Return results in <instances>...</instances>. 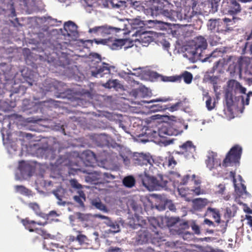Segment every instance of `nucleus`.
Wrapping results in <instances>:
<instances>
[{
    "label": "nucleus",
    "mask_w": 252,
    "mask_h": 252,
    "mask_svg": "<svg viewBox=\"0 0 252 252\" xmlns=\"http://www.w3.org/2000/svg\"><path fill=\"white\" fill-rule=\"evenodd\" d=\"M151 2V6L146 10V12L148 14L150 13L151 16H157L161 15L171 20H176L174 16H176L177 18L180 16L182 19V14L175 11L169 10L168 7L164 4L163 0H153Z\"/></svg>",
    "instance_id": "nucleus-2"
},
{
    "label": "nucleus",
    "mask_w": 252,
    "mask_h": 252,
    "mask_svg": "<svg viewBox=\"0 0 252 252\" xmlns=\"http://www.w3.org/2000/svg\"><path fill=\"white\" fill-rule=\"evenodd\" d=\"M228 90L226 92L225 95L226 106L228 112L231 113L233 111V106L236 105V101H238V97H233V94L231 91Z\"/></svg>",
    "instance_id": "nucleus-19"
},
{
    "label": "nucleus",
    "mask_w": 252,
    "mask_h": 252,
    "mask_svg": "<svg viewBox=\"0 0 252 252\" xmlns=\"http://www.w3.org/2000/svg\"><path fill=\"white\" fill-rule=\"evenodd\" d=\"M216 157L217 155L215 156L214 154H212L209 156L207 157V159L206 160L205 162L207 167L210 170H212L220 166V161L219 159H218Z\"/></svg>",
    "instance_id": "nucleus-23"
},
{
    "label": "nucleus",
    "mask_w": 252,
    "mask_h": 252,
    "mask_svg": "<svg viewBox=\"0 0 252 252\" xmlns=\"http://www.w3.org/2000/svg\"><path fill=\"white\" fill-rule=\"evenodd\" d=\"M179 131L169 124L162 126L158 130V135L162 138H167L168 136L177 135Z\"/></svg>",
    "instance_id": "nucleus-15"
},
{
    "label": "nucleus",
    "mask_w": 252,
    "mask_h": 252,
    "mask_svg": "<svg viewBox=\"0 0 252 252\" xmlns=\"http://www.w3.org/2000/svg\"><path fill=\"white\" fill-rule=\"evenodd\" d=\"M133 95L137 97L139 96L146 97L149 95V92L147 88L141 87L132 92Z\"/></svg>",
    "instance_id": "nucleus-33"
},
{
    "label": "nucleus",
    "mask_w": 252,
    "mask_h": 252,
    "mask_svg": "<svg viewBox=\"0 0 252 252\" xmlns=\"http://www.w3.org/2000/svg\"><path fill=\"white\" fill-rule=\"evenodd\" d=\"M87 237L83 234H79L76 237V241L78 242L80 245L87 243Z\"/></svg>",
    "instance_id": "nucleus-43"
},
{
    "label": "nucleus",
    "mask_w": 252,
    "mask_h": 252,
    "mask_svg": "<svg viewBox=\"0 0 252 252\" xmlns=\"http://www.w3.org/2000/svg\"><path fill=\"white\" fill-rule=\"evenodd\" d=\"M64 36L68 37L69 40H74L78 36L77 25L72 21H68L64 24V31L62 32Z\"/></svg>",
    "instance_id": "nucleus-12"
},
{
    "label": "nucleus",
    "mask_w": 252,
    "mask_h": 252,
    "mask_svg": "<svg viewBox=\"0 0 252 252\" xmlns=\"http://www.w3.org/2000/svg\"><path fill=\"white\" fill-rule=\"evenodd\" d=\"M189 189H186L184 188H178V191L179 194L183 197H184L187 201L189 202L191 200L189 197H188V195L189 194Z\"/></svg>",
    "instance_id": "nucleus-37"
},
{
    "label": "nucleus",
    "mask_w": 252,
    "mask_h": 252,
    "mask_svg": "<svg viewBox=\"0 0 252 252\" xmlns=\"http://www.w3.org/2000/svg\"><path fill=\"white\" fill-rule=\"evenodd\" d=\"M204 223L205 224H207L209 226H213L214 227L215 226L214 223L212 220H211L208 219H205L204 220Z\"/></svg>",
    "instance_id": "nucleus-58"
},
{
    "label": "nucleus",
    "mask_w": 252,
    "mask_h": 252,
    "mask_svg": "<svg viewBox=\"0 0 252 252\" xmlns=\"http://www.w3.org/2000/svg\"><path fill=\"white\" fill-rule=\"evenodd\" d=\"M219 190H218L219 193H220V194H223L225 190V189L224 186L223 185L220 184L219 185Z\"/></svg>",
    "instance_id": "nucleus-61"
},
{
    "label": "nucleus",
    "mask_w": 252,
    "mask_h": 252,
    "mask_svg": "<svg viewBox=\"0 0 252 252\" xmlns=\"http://www.w3.org/2000/svg\"><path fill=\"white\" fill-rule=\"evenodd\" d=\"M80 159L86 166H93L96 160L95 154L89 150L83 153L82 158Z\"/></svg>",
    "instance_id": "nucleus-18"
},
{
    "label": "nucleus",
    "mask_w": 252,
    "mask_h": 252,
    "mask_svg": "<svg viewBox=\"0 0 252 252\" xmlns=\"http://www.w3.org/2000/svg\"><path fill=\"white\" fill-rule=\"evenodd\" d=\"M221 8L223 13L232 15V16L240 13L242 10L240 4L236 0L223 1Z\"/></svg>",
    "instance_id": "nucleus-9"
},
{
    "label": "nucleus",
    "mask_w": 252,
    "mask_h": 252,
    "mask_svg": "<svg viewBox=\"0 0 252 252\" xmlns=\"http://www.w3.org/2000/svg\"><path fill=\"white\" fill-rule=\"evenodd\" d=\"M227 85L229 88H231V90H236L240 89L241 92L243 94H246V89L244 87H243L240 83L235 80H230L228 81Z\"/></svg>",
    "instance_id": "nucleus-26"
},
{
    "label": "nucleus",
    "mask_w": 252,
    "mask_h": 252,
    "mask_svg": "<svg viewBox=\"0 0 252 252\" xmlns=\"http://www.w3.org/2000/svg\"><path fill=\"white\" fill-rule=\"evenodd\" d=\"M174 139L172 138L165 140L163 142L165 144V145H170V144H172L174 142Z\"/></svg>",
    "instance_id": "nucleus-63"
},
{
    "label": "nucleus",
    "mask_w": 252,
    "mask_h": 252,
    "mask_svg": "<svg viewBox=\"0 0 252 252\" xmlns=\"http://www.w3.org/2000/svg\"><path fill=\"white\" fill-rule=\"evenodd\" d=\"M118 84V83L117 80H109L108 81H107L106 83L103 84V86L105 88L110 89L112 88H116L117 87Z\"/></svg>",
    "instance_id": "nucleus-41"
},
{
    "label": "nucleus",
    "mask_w": 252,
    "mask_h": 252,
    "mask_svg": "<svg viewBox=\"0 0 252 252\" xmlns=\"http://www.w3.org/2000/svg\"><path fill=\"white\" fill-rule=\"evenodd\" d=\"M135 239L138 245H141L152 239V235L146 228H142L138 231Z\"/></svg>",
    "instance_id": "nucleus-17"
},
{
    "label": "nucleus",
    "mask_w": 252,
    "mask_h": 252,
    "mask_svg": "<svg viewBox=\"0 0 252 252\" xmlns=\"http://www.w3.org/2000/svg\"><path fill=\"white\" fill-rule=\"evenodd\" d=\"M182 78H183L184 82L186 84H189L192 80L193 76L190 72L185 71L182 73L181 76H172L170 77H166L165 78H164L163 79V80L164 81L175 82L180 81Z\"/></svg>",
    "instance_id": "nucleus-16"
},
{
    "label": "nucleus",
    "mask_w": 252,
    "mask_h": 252,
    "mask_svg": "<svg viewBox=\"0 0 252 252\" xmlns=\"http://www.w3.org/2000/svg\"><path fill=\"white\" fill-rule=\"evenodd\" d=\"M177 164V161L172 156H170L168 158V166H175Z\"/></svg>",
    "instance_id": "nucleus-48"
},
{
    "label": "nucleus",
    "mask_w": 252,
    "mask_h": 252,
    "mask_svg": "<svg viewBox=\"0 0 252 252\" xmlns=\"http://www.w3.org/2000/svg\"><path fill=\"white\" fill-rule=\"evenodd\" d=\"M241 189L239 191L240 193L241 194H243V193H247L246 187L245 186V185L241 183Z\"/></svg>",
    "instance_id": "nucleus-59"
},
{
    "label": "nucleus",
    "mask_w": 252,
    "mask_h": 252,
    "mask_svg": "<svg viewBox=\"0 0 252 252\" xmlns=\"http://www.w3.org/2000/svg\"><path fill=\"white\" fill-rule=\"evenodd\" d=\"M212 98L209 96L206 101V106L208 110H212L215 107V104H212Z\"/></svg>",
    "instance_id": "nucleus-46"
},
{
    "label": "nucleus",
    "mask_w": 252,
    "mask_h": 252,
    "mask_svg": "<svg viewBox=\"0 0 252 252\" xmlns=\"http://www.w3.org/2000/svg\"><path fill=\"white\" fill-rule=\"evenodd\" d=\"M146 24L144 21L135 19L132 23V27L134 29H142L145 27Z\"/></svg>",
    "instance_id": "nucleus-38"
},
{
    "label": "nucleus",
    "mask_w": 252,
    "mask_h": 252,
    "mask_svg": "<svg viewBox=\"0 0 252 252\" xmlns=\"http://www.w3.org/2000/svg\"><path fill=\"white\" fill-rule=\"evenodd\" d=\"M117 36L109 37L108 46L112 50H119L127 41L126 39H117Z\"/></svg>",
    "instance_id": "nucleus-20"
},
{
    "label": "nucleus",
    "mask_w": 252,
    "mask_h": 252,
    "mask_svg": "<svg viewBox=\"0 0 252 252\" xmlns=\"http://www.w3.org/2000/svg\"><path fill=\"white\" fill-rule=\"evenodd\" d=\"M119 31V29L107 25L101 26H96L90 28L89 30L90 33H94L102 36H106L111 35V36H117L116 33Z\"/></svg>",
    "instance_id": "nucleus-7"
},
{
    "label": "nucleus",
    "mask_w": 252,
    "mask_h": 252,
    "mask_svg": "<svg viewBox=\"0 0 252 252\" xmlns=\"http://www.w3.org/2000/svg\"><path fill=\"white\" fill-rule=\"evenodd\" d=\"M174 175L179 178L177 180V182H179L180 185H185L190 178H191V180L192 181L194 180L195 178V175H192L191 177L189 175H186L183 177H181L179 173H175Z\"/></svg>",
    "instance_id": "nucleus-35"
},
{
    "label": "nucleus",
    "mask_w": 252,
    "mask_h": 252,
    "mask_svg": "<svg viewBox=\"0 0 252 252\" xmlns=\"http://www.w3.org/2000/svg\"><path fill=\"white\" fill-rule=\"evenodd\" d=\"M102 178H103L104 179H114L115 177L110 173H102Z\"/></svg>",
    "instance_id": "nucleus-53"
},
{
    "label": "nucleus",
    "mask_w": 252,
    "mask_h": 252,
    "mask_svg": "<svg viewBox=\"0 0 252 252\" xmlns=\"http://www.w3.org/2000/svg\"><path fill=\"white\" fill-rule=\"evenodd\" d=\"M113 222V221L111 220L110 218L107 217L104 220V223L107 225V226H110L111 223Z\"/></svg>",
    "instance_id": "nucleus-62"
},
{
    "label": "nucleus",
    "mask_w": 252,
    "mask_h": 252,
    "mask_svg": "<svg viewBox=\"0 0 252 252\" xmlns=\"http://www.w3.org/2000/svg\"><path fill=\"white\" fill-rule=\"evenodd\" d=\"M64 193V190L62 188H57L55 190L53 191V194L59 200L58 204H65V202H63L62 198L63 196Z\"/></svg>",
    "instance_id": "nucleus-34"
},
{
    "label": "nucleus",
    "mask_w": 252,
    "mask_h": 252,
    "mask_svg": "<svg viewBox=\"0 0 252 252\" xmlns=\"http://www.w3.org/2000/svg\"><path fill=\"white\" fill-rule=\"evenodd\" d=\"M220 0H209L212 8V11L213 12L217 11Z\"/></svg>",
    "instance_id": "nucleus-42"
},
{
    "label": "nucleus",
    "mask_w": 252,
    "mask_h": 252,
    "mask_svg": "<svg viewBox=\"0 0 252 252\" xmlns=\"http://www.w3.org/2000/svg\"><path fill=\"white\" fill-rule=\"evenodd\" d=\"M224 53V50L216 49L212 53L208 55L204 58H202V62H212L214 61L215 59L218 58L222 57ZM224 63L223 59H220L218 60L215 61L213 67V71L216 70L219 66H222Z\"/></svg>",
    "instance_id": "nucleus-8"
},
{
    "label": "nucleus",
    "mask_w": 252,
    "mask_h": 252,
    "mask_svg": "<svg viewBox=\"0 0 252 252\" xmlns=\"http://www.w3.org/2000/svg\"><path fill=\"white\" fill-rule=\"evenodd\" d=\"M242 153V148L239 145H235L233 146L226 154L223 159L222 165L226 167L231 166L233 164L239 162Z\"/></svg>",
    "instance_id": "nucleus-4"
},
{
    "label": "nucleus",
    "mask_w": 252,
    "mask_h": 252,
    "mask_svg": "<svg viewBox=\"0 0 252 252\" xmlns=\"http://www.w3.org/2000/svg\"><path fill=\"white\" fill-rule=\"evenodd\" d=\"M131 160L135 165H145L148 167V168H144V173L139 174L138 178L143 185L149 190H159L161 188L167 186L168 181L166 177L160 175L157 179L151 174L154 160L149 154L134 153L131 157Z\"/></svg>",
    "instance_id": "nucleus-1"
},
{
    "label": "nucleus",
    "mask_w": 252,
    "mask_h": 252,
    "mask_svg": "<svg viewBox=\"0 0 252 252\" xmlns=\"http://www.w3.org/2000/svg\"><path fill=\"white\" fill-rule=\"evenodd\" d=\"M191 6L189 7H186L183 13L178 12L182 14V19L179 16L177 19L180 21L186 20L188 22L194 23L197 22L199 20V16L201 13L195 10L196 6L197 5V1L196 0H191Z\"/></svg>",
    "instance_id": "nucleus-5"
},
{
    "label": "nucleus",
    "mask_w": 252,
    "mask_h": 252,
    "mask_svg": "<svg viewBox=\"0 0 252 252\" xmlns=\"http://www.w3.org/2000/svg\"><path fill=\"white\" fill-rule=\"evenodd\" d=\"M91 204L92 206L94 207L96 209L103 212L107 213L108 212V209L106 206L104 204L102 203L99 199H93L91 202Z\"/></svg>",
    "instance_id": "nucleus-30"
},
{
    "label": "nucleus",
    "mask_w": 252,
    "mask_h": 252,
    "mask_svg": "<svg viewBox=\"0 0 252 252\" xmlns=\"http://www.w3.org/2000/svg\"><path fill=\"white\" fill-rule=\"evenodd\" d=\"M182 105V102L181 101H178L176 103L169 106V105H167V109L170 112H174L177 111L179 108Z\"/></svg>",
    "instance_id": "nucleus-39"
},
{
    "label": "nucleus",
    "mask_w": 252,
    "mask_h": 252,
    "mask_svg": "<svg viewBox=\"0 0 252 252\" xmlns=\"http://www.w3.org/2000/svg\"><path fill=\"white\" fill-rule=\"evenodd\" d=\"M192 191L197 195L202 194L203 192L200 187H196L194 189H192Z\"/></svg>",
    "instance_id": "nucleus-55"
},
{
    "label": "nucleus",
    "mask_w": 252,
    "mask_h": 252,
    "mask_svg": "<svg viewBox=\"0 0 252 252\" xmlns=\"http://www.w3.org/2000/svg\"><path fill=\"white\" fill-rule=\"evenodd\" d=\"M171 100L170 97H160L157 99H153L148 101L142 100L141 102L143 104L148 103L147 107L151 112H156L158 111H162L167 109V105H163L161 102H167Z\"/></svg>",
    "instance_id": "nucleus-6"
},
{
    "label": "nucleus",
    "mask_w": 252,
    "mask_h": 252,
    "mask_svg": "<svg viewBox=\"0 0 252 252\" xmlns=\"http://www.w3.org/2000/svg\"><path fill=\"white\" fill-rule=\"evenodd\" d=\"M132 5L135 8L141 7V3L139 1H135L131 3Z\"/></svg>",
    "instance_id": "nucleus-60"
},
{
    "label": "nucleus",
    "mask_w": 252,
    "mask_h": 252,
    "mask_svg": "<svg viewBox=\"0 0 252 252\" xmlns=\"http://www.w3.org/2000/svg\"><path fill=\"white\" fill-rule=\"evenodd\" d=\"M93 58L96 60H92L90 64L91 74L94 77H102L104 75H109L110 69L109 64L101 62V58L99 54L95 53L90 55Z\"/></svg>",
    "instance_id": "nucleus-3"
},
{
    "label": "nucleus",
    "mask_w": 252,
    "mask_h": 252,
    "mask_svg": "<svg viewBox=\"0 0 252 252\" xmlns=\"http://www.w3.org/2000/svg\"><path fill=\"white\" fill-rule=\"evenodd\" d=\"M230 177L232 178L233 183L234 184V186L235 189V190H239L240 189L237 186V185L236 184V179L235 178V172L233 171H230Z\"/></svg>",
    "instance_id": "nucleus-51"
},
{
    "label": "nucleus",
    "mask_w": 252,
    "mask_h": 252,
    "mask_svg": "<svg viewBox=\"0 0 252 252\" xmlns=\"http://www.w3.org/2000/svg\"><path fill=\"white\" fill-rule=\"evenodd\" d=\"M245 74L247 76L251 75L252 76V64H247L245 70Z\"/></svg>",
    "instance_id": "nucleus-49"
},
{
    "label": "nucleus",
    "mask_w": 252,
    "mask_h": 252,
    "mask_svg": "<svg viewBox=\"0 0 252 252\" xmlns=\"http://www.w3.org/2000/svg\"><path fill=\"white\" fill-rule=\"evenodd\" d=\"M168 225L178 227V229H175V230L179 234L184 233V230L189 227L188 221H182L179 218H171L168 221Z\"/></svg>",
    "instance_id": "nucleus-13"
},
{
    "label": "nucleus",
    "mask_w": 252,
    "mask_h": 252,
    "mask_svg": "<svg viewBox=\"0 0 252 252\" xmlns=\"http://www.w3.org/2000/svg\"><path fill=\"white\" fill-rule=\"evenodd\" d=\"M180 151L176 152L178 155H182L186 158L189 159L194 158L196 151V146L191 141L188 140L179 146Z\"/></svg>",
    "instance_id": "nucleus-11"
},
{
    "label": "nucleus",
    "mask_w": 252,
    "mask_h": 252,
    "mask_svg": "<svg viewBox=\"0 0 252 252\" xmlns=\"http://www.w3.org/2000/svg\"><path fill=\"white\" fill-rule=\"evenodd\" d=\"M28 206L31 209H32L36 215L45 219L46 220H49L50 217L51 216L56 217L58 216L57 213L56 211H52L49 214H46L43 213H42L40 210L39 205L35 202H31L28 204Z\"/></svg>",
    "instance_id": "nucleus-14"
},
{
    "label": "nucleus",
    "mask_w": 252,
    "mask_h": 252,
    "mask_svg": "<svg viewBox=\"0 0 252 252\" xmlns=\"http://www.w3.org/2000/svg\"><path fill=\"white\" fill-rule=\"evenodd\" d=\"M78 195H74L73 199L80 206L84 207V202L86 201V195L82 190H78Z\"/></svg>",
    "instance_id": "nucleus-29"
},
{
    "label": "nucleus",
    "mask_w": 252,
    "mask_h": 252,
    "mask_svg": "<svg viewBox=\"0 0 252 252\" xmlns=\"http://www.w3.org/2000/svg\"><path fill=\"white\" fill-rule=\"evenodd\" d=\"M15 191L22 195L26 196L32 195V191L22 185H16L14 187Z\"/></svg>",
    "instance_id": "nucleus-31"
},
{
    "label": "nucleus",
    "mask_w": 252,
    "mask_h": 252,
    "mask_svg": "<svg viewBox=\"0 0 252 252\" xmlns=\"http://www.w3.org/2000/svg\"><path fill=\"white\" fill-rule=\"evenodd\" d=\"M110 229L109 230L111 232L115 233L120 231V227L119 224L116 221H113L110 226H109Z\"/></svg>",
    "instance_id": "nucleus-40"
},
{
    "label": "nucleus",
    "mask_w": 252,
    "mask_h": 252,
    "mask_svg": "<svg viewBox=\"0 0 252 252\" xmlns=\"http://www.w3.org/2000/svg\"><path fill=\"white\" fill-rule=\"evenodd\" d=\"M121 157L123 158V162L125 165H127L130 163V160L127 157L123 156V155H121Z\"/></svg>",
    "instance_id": "nucleus-57"
},
{
    "label": "nucleus",
    "mask_w": 252,
    "mask_h": 252,
    "mask_svg": "<svg viewBox=\"0 0 252 252\" xmlns=\"http://www.w3.org/2000/svg\"><path fill=\"white\" fill-rule=\"evenodd\" d=\"M94 41L97 44H101L106 45L108 46V42L109 41V37L107 38H104V39H94Z\"/></svg>",
    "instance_id": "nucleus-47"
},
{
    "label": "nucleus",
    "mask_w": 252,
    "mask_h": 252,
    "mask_svg": "<svg viewBox=\"0 0 252 252\" xmlns=\"http://www.w3.org/2000/svg\"><path fill=\"white\" fill-rule=\"evenodd\" d=\"M21 222L23 223V224L25 226V228L29 230V231L35 232L37 233H40L39 231L41 230L38 228H33V227L32 225L37 224L38 225H39L44 226L47 223V221L42 222L40 221L36 222L34 220H30L28 218L22 219Z\"/></svg>",
    "instance_id": "nucleus-21"
},
{
    "label": "nucleus",
    "mask_w": 252,
    "mask_h": 252,
    "mask_svg": "<svg viewBox=\"0 0 252 252\" xmlns=\"http://www.w3.org/2000/svg\"><path fill=\"white\" fill-rule=\"evenodd\" d=\"M150 221L151 225H153L154 228L155 229H157V227H162L159 224L158 220L155 218H151Z\"/></svg>",
    "instance_id": "nucleus-45"
},
{
    "label": "nucleus",
    "mask_w": 252,
    "mask_h": 252,
    "mask_svg": "<svg viewBox=\"0 0 252 252\" xmlns=\"http://www.w3.org/2000/svg\"><path fill=\"white\" fill-rule=\"evenodd\" d=\"M123 184L127 188H131L133 187L136 183L135 178L131 175L125 177L123 180Z\"/></svg>",
    "instance_id": "nucleus-32"
},
{
    "label": "nucleus",
    "mask_w": 252,
    "mask_h": 252,
    "mask_svg": "<svg viewBox=\"0 0 252 252\" xmlns=\"http://www.w3.org/2000/svg\"><path fill=\"white\" fill-rule=\"evenodd\" d=\"M232 28L229 27V24H226V23L221 20H219L217 32L219 33H225L229 31H232Z\"/></svg>",
    "instance_id": "nucleus-27"
},
{
    "label": "nucleus",
    "mask_w": 252,
    "mask_h": 252,
    "mask_svg": "<svg viewBox=\"0 0 252 252\" xmlns=\"http://www.w3.org/2000/svg\"><path fill=\"white\" fill-rule=\"evenodd\" d=\"M192 207L195 210L199 211L204 208L208 204V201L206 198H197L191 200Z\"/></svg>",
    "instance_id": "nucleus-24"
},
{
    "label": "nucleus",
    "mask_w": 252,
    "mask_h": 252,
    "mask_svg": "<svg viewBox=\"0 0 252 252\" xmlns=\"http://www.w3.org/2000/svg\"><path fill=\"white\" fill-rule=\"evenodd\" d=\"M71 186L74 189H80L82 188V186L79 184L76 179H71L70 180Z\"/></svg>",
    "instance_id": "nucleus-44"
},
{
    "label": "nucleus",
    "mask_w": 252,
    "mask_h": 252,
    "mask_svg": "<svg viewBox=\"0 0 252 252\" xmlns=\"http://www.w3.org/2000/svg\"><path fill=\"white\" fill-rule=\"evenodd\" d=\"M207 214H210L215 220V221L218 223L220 222V215L219 211L216 208L208 207L206 211Z\"/></svg>",
    "instance_id": "nucleus-28"
},
{
    "label": "nucleus",
    "mask_w": 252,
    "mask_h": 252,
    "mask_svg": "<svg viewBox=\"0 0 252 252\" xmlns=\"http://www.w3.org/2000/svg\"><path fill=\"white\" fill-rule=\"evenodd\" d=\"M238 20V18L235 17L234 16H233V18L232 19H229V18H225L223 19V20L222 21H223L224 22L226 23V24H228L229 23L232 22H233V23H235V20Z\"/></svg>",
    "instance_id": "nucleus-54"
},
{
    "label": "nucleus",
    "mask_w": 252,
    "mask_h": 252,
    "mask_svg": "<svg viewBox=\"0 0 252 252\" xmlns=\"http://www.w3.org/2000/svg\"><path fill=\"white\" fill-rule=\"evenodd\" d=\"M191 227L195 234L198 235L200 233V228L199 226L196 224L195 223L193 222L191 224Z\"/></svg>",
    "instance_id": "nucleus-50"
},
{
    "label": "nucleus",
    "mask_w": 252,
    "mask_h": 252,
    "mask_svg": "<svg viewBox=\"0 0 252 252\" xmlns=\"http://www.w3.org/2000/svg\"><path fill=\"white\" fill-rule=\"evenodd\" d=\"M193 43L194 50L192 51V54L199 57L201 60L203 51L207 48L208 45L207 40L204 37L198 36L194 38Z\"/></svg>",
    "instance_id": "nucleus-10"
},
{
    "label": "nucleus",
    "mask_w": 252,
    "mask_h": 252,
    "mask_svg": "<svg viewBox=\"0 0 252 252\" xmlns=\"http://www.w3.org/2000/svg\"><path fill=\"white\" fill-rule=\"evenodd\" d=\"M238 101H239L240 99H241L243 105H248L249 104L250 101V97L249 96H246V99L244 100V98L243 96H238Z\"/></svg>",
    "instance_id": "nucleus-52"
},
{
    "label": "nucleus",
    "mask_w": 252,
    "mask_h": 252,
    "mask_svg": "<svg viewBox=\"0 0 252 252\" xmlns=\"http://www.w3.org/2000/svg\"><path fill=\"white\" fill-rule=\"evenodd\" d=\"M18 168L23 176L31 177L34 171L33 166L24 161L19 162Z\"/></svg>",
    "instance_id": "nucleus-22"
},
{
    "label": "nucleus",
    "mask_w": 252,
    "mask_h": 252,
    "mask_svg": "<svg viewBox=\"0 0 252 252\" xmlns=\"http://www.w3.org/2000/svg\"><path fill=\"white\" fill-rule=\"evenodd\" d=\"M121 252V249L119 248H110L108 250V252Z\"/></svg>",
    "instance_id": "nucleus-64"
},
{
    "label": "nucleus",
    "mask_w": 252,
    "mask_h": 252,
    "mask_svg": "<svg viewBox=\"0 0 252 252\" xmlns=\"http://www.w3.org/2000/svg\"><path fill=\"white\" fill-rule=\"evenodd\" d=\"M10 6V10L11 11V17H13L16 16V12L14 7V5L12 3L9 4Z\"/></svg>",
    "instance_id": "nucleus-56"
},
{
    "label": "nucleus",
    "mask_w": 252,
    "mask_h": 252,
    "mask_svg": "<svg viewBox=\"0 0 252 252\" xmlns=\"http://www.w3.org/2000/svg\"><path fill=\"white\" fill-rule=\"evenodd\" d=\"M219 20L220 19L210 20L208 24V29L214 32H217Z\"/></svg>",
    "instance_id": "nucleus-36"
},
{
    "label": "nucleus",
    "mask_w": 252,
    "mask_h": 252,
    "mask_svg": "<svg viewBox=\"0 0 252 252\" xmlns=\"http://www.w3.org/2000/svg\"><path fill=\"white\" fill-rule=\"evenodd\" d=\"M89 176L87 177L86 180L88 182H92L94 184L101 183L99 180L102 178V173L94 171V172L88 173Z\"/></svg>",
    "instance_id": "nucleus-25"
}]
</instances>
